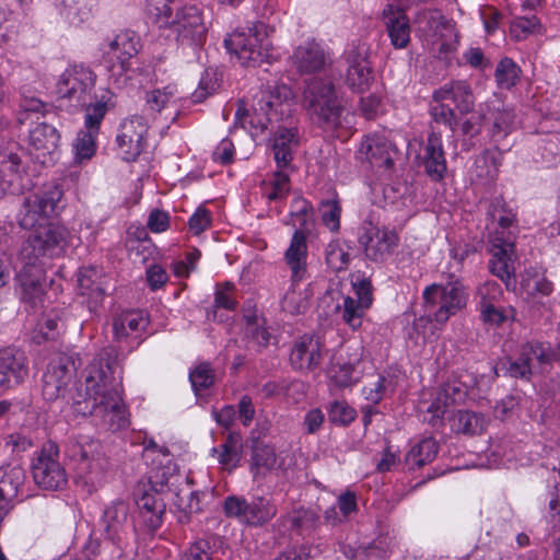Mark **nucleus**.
Here are the masks:
<instances>
[{"label":"nucleus","instance_id":"obj_1","mask_svg":"<svg viewBox=\"0 0 560 560\" xmlns=\"http://www.w3.org/2000/svg\"><path fill=\"white\" fill-rule=\"evenodd\" d=\"M75 373L67 357L52 360L43 376V396L48 401L61 399L74 416H96L110 430L126 429L129 413L121 397V369L108 359L95 358L85 369L84 392L68 389Z\"/></svg>","mask_w":560,"mask_h":560},{"label":"nucleus","instance_id":"obj_2","mask_svg":"<svg viewBox=\"0 0 560 560\" xmlns=\"http://www.w3.org/2000/svg\"><path fill=\"white\" fill-rule=\"evenodd\" d=\"M422 298L431 314L419 317L415 323L416 328L419 330L422 326L434 323V327L440 329L452 316L466 307L468 293L458 279H450L445 284L432 283L425 287Z\"/></svg>","mask_w":560,"mask_h":560},{"label":"nucleus","instance_id":"obj_3","mask_svg":"<svg viewBox=\"0 0 560 560\" xmlns=\"http://www.w3.org/2000/svg\"><path fill=\"white\" fill-rule=\"evenodd\" d=\"M224 46L243 66H256L275 58L268 27L264 23L234 31L224 39Z\"/></svg>","mask_w":560,"mask_h":560},{"label":"nucleus","instance_id":"obj_4","mask_svg":"<svg viewBox=\"0 0 560 560\" xmlns=\"http://www.w3.org/2000/svg\"><path fill=\"white\" fill-rule=\"evenodd\" d=\"M67 454L74 464L77 481L86 487L88 492L95 491L103 483L106 470L101 444L86 438L73 440Z\"/></svg>","mask_w":560,"mask_h":560},{"label":"nucleus","instance_id":"obj_5","mask_svg":"<svg viewBox=\"0 0 560 560\" xmlns=\"http://www.w3.org/2000/svg\"><path fill=\"white\" fill-rule=\"evenodd\" d=\"M492 217L498 221L501 231H497L490 240V259L491 272L505 282L509 288L511 280L514 279L515 272V247L514 237L512 235H504V230L512 226L515 221V214L512 211H499L494 209Z\"/></svg>","mask_w":560,"mask_h":560},{"label":"nucleus","instance_id":"obj_6","mask_svg":"<svg viewBox=\"0 0 560 560\" xmlns=\"http://www.w3.org/2000/svg\"><path fill=\"white\" fill-rule=\"evenodd\" d=\"M303 104L319 122L329 127L339 125L341 107L329 79L315 78L307 82L303 92Z\"/></svg>","mask_w":560,"mask_h":560},{"label":"nucleus","instance_id":"obj_7","mask_svg":"<svg viewBox=\"0 0 560 560\" xmlns=\"http://www.w3.org/2000/svg\"><path fill=\"white\" fill-rule=\"evenodd\" d=\"M70 233L66 226L49 222L34 230L22 248V255L27 264L40 257H59L68 247Z\"/></svg>","mask_w":560,"mask_h":560},{"label":"nucleus","instance_id":"obj_8","mask_svg":"<svg viewBox=\"0 0 560 560\" xmlns=\"http://www.w3.org/2000/svg\"><path fill=\"white\" fill-rule=\"evenodd\" d=\"M31 468L34 482L43 490H62L68 483V475L59 462V448L52 442L35 454Z\"/></svg>","mask_w":560,"mask_h":560},{"label":"nucleus","instance_id":"obj_9","mask_svg":"<svg viewBox=\"0 0 560 560\" xmlns=\"http://www.w3.org/2000/svg\"><path fill=\"white\" fill-rule=\"evenodd\" d=\"M62 196V189L54 184L47 186L42 192L26 197L19 214L21 228L36 230L49 223V218L55 213Z\"/></svg>","mask_w":560,"mask_h":560},{"label":"nucleus","instance_id":"obj_10","mask_svg":"<svg viewBox=\"0 0 560 560\" xmlns=\"http://www.w3.org/2000/svg\"><path fill=\"white\" fill-rule=\"evenodd\" d=\"M223 510L228 517L254 527L269 523L278 512L276 504L265 497L248 501L244 497L230 495L224 500Z\"/></svg>","mask_w":560,"mask_h":560},{"label":"nucleus","instance_id":"obj_11","mask_svg":"<svg viewBox=\"0 0 560 560\" xmlns=\"http://www.w3.org/2000/svg\"><path fill=\"white\" fill-rule=\"evenodd\" d=\"M96 75L83 65L68 67L59 77L57 93L75 106H85L95 86Z\"/></svg>","mask_w":560,"mask_h":560},{"label":"nucleus","instance_id":"obj_12","mask_svg":"<svg viewBox=\"0 0 560 560\" xmlns=\"http://www.w3.org/2000/svg\"><path fill=\"white\" fill-rule=\"evenodd\" d=\"M359 244L366 258L373 261L386 260L399 244V235L393 229L363 222L359 233Z\"/></svg>","mask_w":560,"mask_h":560},{"label":"nucleus","instance_id":"obj_13","mask_svg":"<svg viewBox=\"0 0 560 560\" xmlns=\"http://www.w3.org/2000/svg\"><path fill=\"white\" fill-rule=\"evenodd\" d=\"M363 348L348 346L336 353L330 361L327 374L329 381L339 388L350 387L360 381L363 374Z\"/></svg>","mask_w":560,"mask_h":560},{"label":"nucleus","instance_id":"obj_14","mask_svg":"<svg viewBox=\"0 0 560 560\" xmlns=\"http://www.w3.org/2000/svg\"><path fill=\"white\" fill-rule=\"evenodd\" d=\"M268 92H264L254 106V115L250 124L259 127L261 130L267 129L268 124L277 121L279 117L285 114V108L293 100L292 90L285 84H275L269 86Z\"/></svg>","mask_w":560,"mask_h":560},{"label":"nucleus","instance_id":"obj_15","mask_svg":"<svg viewBox=\"0 0 560 560\" xmlns=\"http://www.w3.org/2000/svg\"><path fill=\"white\" fill-rule=\"evenodd\" d=\"M556 355L541 343H524L516 359L506 358L501 361L499 369L515 378H529L536 365L550 363Z\"/></svg>","mask_w":560,"mask_h":560},{"label":"nucleus","instance_id":"obj_16","mask_svg":"<svg viewBox=\"0 0 560 560\" xmlns=\"http://www.w3.org/2000/svg\"><path fill=\"white\" fill-rule=\"evenodd\" d=\"M416 22L427 43L436 45L440 51L450 49L457 40L454 24L439 11H424Z\"/></svg>","mask_w":560,"mask_h":560},{"label":"nucleus","instance_id":"obj_17","mask_svg":"<svg viewBox=\"0 0 560 560\" xmlns=\"http://www.w3.org/2000/svg\"><path fill=\"white\" fill-rule=\"evenodd\" d=\"M149 117L132 115L124 119L117 135V144L126 161H133L143 151Z\"/></svg>","mask_w":560,"mask_h":560},{"label":"nucleus","instance_id":"obj_18","mask_svg":"<svg viewBox=\"0 0 560 560\" xmlns=\"http://www.w3.org/2000/svg\"><path fill=\"white\" fill-rule=\"evenodd\" d=\"M398 156L396 145L384 136H366L360 144L359 158L373 167L390 172Z\"/></svg>","mask_w":560,"mask_h":560},{"label":"nucleus","instance_id":"obj_19","mask_svg":"<svg viewBox=\"0 0 560 560\" xmlns=\"http://www.w3.org/2000/svg\"><path fill=\"white\" fill-rule=\"evenodd\" d=\"M515 115L499 101L486 102L479 106V119L488 128L493 141L504 139L513 129Z\"/></svg>","mask_w":560,"mask_h":560},{"label":"nucleus","instance_id":"obj_20","mask_svg":"<svg viewBox=\"0 0 560 560\" xmlns=\"http://www.w3.org/2000/svg\"><path fill=\"white\" fill-rule=\"evenodd\" d=\"M347 84L358 92L366 91L373 81V71L368 60V47L360 44L346 51Z\"/></svg>","mask_w":560,"mask_h":560},{"label":"nucleus","instance_id":"obj_21","mask_svg":"<svg viewBox=\"0 0 560 560\" xmlns=\"http://www.w3.org/2000/svg\"><path fill=\"white\" fill-rule=\"evenodd\" d=\"M28 374L27 360L23 351L14 347L0 350V389L20 385Z\"/></svg>","mask_w":560,"mask_h":560},{"label":"nucleus","instance_id":"obj_22","mask_svg":"<svg viewBox=\"0 0 560 560\" xmlns=\"http://www.w3.org/2000/svg\"><path fill=\"white\" fill-rule=\"evenodd\" d=\"M182 40H189L195 45H200L206 36V25L203 23L199 9L195 5L182 8L170 24Z\"/></svg>","mask_w":560,"mask_h":560},{"label":"nucleus","instance_id":"obj_23","mask_svg":"<svg viewBox=\"0 0 560 560\" xmlns=\"http://www.w3.org/2000/svg\"><path fill=\"white\" fill-rule=\"evenodd\" d=\"M324 345L316 336L304 335L295 341L290 362L295 370L312 371L319 366L323 360Z\"/></svg>","mask_w":560,"mask_h":560},{"label":"nucleus","instance_id":"obj_24","mask_svg":"<svg viewBox=\"0 0 560 560\" xmlns=\"http://www.w3.org/2000/svg\"><path fill=\"white\" fill-rule=\"evenodd\" d=\"M469 385L467 382L453 376L442 385L436 394L435 399L428 407V412L432 413V418L441 419L446 409L456 404H464L469 396Z\"/></svg>","mask_w":560,"mask_h":560},{"label":"nucleus","instance_id":"obj_25","mask_svg":"<svg viewBox=\"0 0 560 560\" xmlns=\"http://www.w3.org/2000/svg\"><path fill=\"white\" fill-rule=\"evenodd\" d=\"M60 135L58 130L46 122L34 126L30 131V145L37 160L46 164L58 153Z\"/></svg>","mask_w":560,"mask_h":560},{"label":"nucleus","instance_id":"obj_26","mask_svg":"<svg viewBox=\"0 0 560 560\" xmlns=\"http://www.w3.org/2000/svg\"><path fill=\"white\" fill-rule=\"evenodd\" d=\"M434 102L450 101L459 114H468L475 107V96L469 83L463 80L451 81L436 89L432 94Z\"/></svg>","mask_w":560,"mask_h":560},{"label":"nucleus","instance_id":"obj_27","mask_svg":"<svg viewBox=\"0 0 560 560\" xmlns=\"http://www.w3.org/2000/svg\"><path fill=\"white\" fill-rule=\"evenodd\" d=\"M292 62L301 73H314L325 69L329 57L318 43L307 40L295 48Z\"/></svg>","mask_w":560,"mask_h":560},{"label":"nucleus","instance_id":"obj_28","mask_svg":"<svg viewBox=\"0 0 560 560\" xmlns=\"http://www.w3.org/2000/svg\"><path fill=\"white\" fill-rule=\"evenodd\" d=\"M382 20L392 45L396 49L406 48L410 42V24L404 10L387 4L383 10Z\"/></svg>","mask_w":560,"mask_h":560},{"label":"nucleus","instance_id":"obj_29","mask_svg":"<svg viewBox=\"0 0 560 560\" xmlns=\"http://www.w3.org/2000/svg\"><path fill=\"white\" fill-rule=\"evenodd\" d=\"M161 495L145 486L139 488L136 492V504L140 516L143 523L152 530L161 526L162 517L165 513V503Z\"/></svg>","mask_w":560,"mask_h":560},{"label":"nucleus","instance_id":"obj_30","mask_svg":"<svg viewBox=\"0 0 560 560\" xmlns=\"http://www.w3.org/2000/svg\"><path fill=\"white\" fill-rule=\"evenodd\" d=\"M282 464L272 446L264 443H257L253 446L248 465L255 481H261L269 474L281 469Z\"/></svg>","mask_w":560,"mask_h":560},{"label":"nucleus","instance_id":"obj_31","mask_svg":"<svg viewBox=\"0 0 560 560\" xmlns=\"http://www.w3.org/2000/svg\"><path fill=\"white\" fill-rule=\"evenodd\" d=\"M422 164L427 174L434 180H440L446 172V159L440 133L431 132L423 149Z\"/></svg>","mask_w":560,"mask_h":560},{"label":"nucleus","instance_id":"obj_32","mask_svg":"<svg viewBox=\"0 0 560 560\" xmlns=\"http://www.w3.org/2000/svg\"><path fill=\"white\" fill-rule=\"evenodd\" d=\"M148 323V317L142 311H124L113 319L114 338L119 342L129 337L138 338Z\"/></svg>","mask_w":560,"mask_h":560},{"label":"nucleus","instance_id":"obj_33","mask_svg":"<svg viewBox=\"0 0 560 560\" xmlns=\"http://www.w3.org/2000/svg\"><path fill=\"white\" fill-rule=\"evenodd\" d=\"M139 48V36L133 31L128 30L120 32L109 40L107 49L104 51L110 59H116L122 69H126L127 62L138 54Z\"/></svg>","mask_w":560,"mask_h":560},{"label":"nucleus","instance_id":"obj_34","mask_svg":"<svg viewBox=\"0 0 560 560\" xmlns=\"http://www.w3.org/2000/svg\"><path fill=\"white\" fill-rule=\"evenodd\" d=\"M299 138L296 129L280 127L272 139V151L278 168L290 165L293 149L298 145Z\"/></svg>","mask_w":560,"mask_h":560},{"label":"nucleus","instance_id":"obj_35","mask_svg":"<svg viewBox=\"0 0 560 560\" xmlns=\"http://www.w3.org/2000/svg\"><path fill=\"white\" fill-rule=\"evenodd\" d=\"M307 244L306 234L295 231L285 252V261L291 269L294 281L302 280L306 271Z\"/></svg>","mask_w":560,"mask_h":560},{"label":"nucleus","instance_id":"obj_36","mask_svg":"<svg viewBox=\"0 0 560 560\" xmlns=\"http://www.w3.org/2000/svg\"><path fill=\"white\" fill-rule=\"evenodd\" d=\"M128 504L124 501H116L108 505L104 511V523L107 537L118 544L122 539V534L128 522Z\"/></svg>","mask_w":560,"mask_h":560},{"label":"nucleus","instance_id":"obj_37","mask_svg":"<svg viewBox=\"0 0 560 560\" xmlns=\"http://www.w3.org/2000/svg\"><path fill=\"white\" fill-rule=\"evenodd\" d=\"M243 443L238 433H230L218 447L212 448V453L218 455V462L228 470L236 468L242 458Z\"/></svg>","mask_w":560,"mask_h":560},{"label":"nucleus","instance_id":"obj_38","mask_svg":"<svg viewBox=\"0 0 560 560\" xmlns=\"http://www.w3.org/2000/svg\"><path fill=\"white\" fill-rule=\"evenodd\" d=\"M178 98L177 85L168 84L162 89H155L147 93L145 110L150 112L147 117L153 119L155 114L176 104Z\"/></svg>","mask_w":560,"mask_h":560},{"label":"nucleus","instance_id":"obj_39","mask_svg":"<svg viewBox=\"0 0 560 560\" xmlns=\"http://www.w3.org/2000/svg\"><path fill=\"white\" fill-rule=\"evenodd\" d=\"M439 452V444L433 438H425L415 444L405 456L409 469L420 468L431 463Z\"/></svg>","mask_w":560,"mask_h":560},{"label":"nucleus","instance_id":"obj_40","mask_svg":"<svg viewBox=\"0 0 560 560\" xmlns=\"http://www.w3.org/2000/svg\"><path fill=\"white\" fill-rule=\"evenodd\" d=\"M452 430L466 435L481 434L486 429V419L481 413L458 410L452 418Z\"/></svg>","mask_w":560,"mask_h":560},{"label":"nucleus","instance_id":"obj_41","mask_svg":"<svg viewBox=\"0 0 560 560\" xmlns=\"http://www.w3.org/2000/svg\"><path fill=\"white\" fill-rule=\"evenodd\" d=\"M287 522L298 535L308 536L317 528L319 515L315 510L299 508L287 516Z\"/></svg>","mask_w":560,"mask_h":560},{"label":"nucleus","instance_id":"obj_42","mask_svg":"<svg viewBox=\"0 0 560 560\" xmlns=\"http://www.w3.org/2000/svg\"><path fill=\"white\" fill-rule=\"evenodd\" d=\"M288 224L303 234L307 235L310 232L313 225V211L311 203L303 197H295L292 200Z\"/></svg>","mask_w":560,"mask_h":560},{"label":"nucleus","instance_id":"obj_43","mask_svg":"<svg viewBox=\"0 0 560 560\" xmlns=\"http://www.w3.org/2000/svg\"><path fill=\"white\" fill-rule=\"evenodd\" d=\"M261 191L268 202L284 200L290 191L289 175L279 168L270 179L264 180Z\"/></svg>","mask_w":560,"mask_h":560},{"label":"nucleus","instance_id":"obj_44","mask_svg":"<svg viewBox=\"0 0 560 560\" xmlns=\"http://www.w3.org/2000/svg\"><path fill=\"white\" fill-rule=\"evenodd\" d=\"M177 521L187 524L194 514L201 511L199 493L195 491L179 492L174 501Z\"/></svg>","mask_w":560,"mask_h":560},{"label":"nucleus","instance_id":"obj_45","mask_svg":"<svg viewBox=\"0 0 560 560\" xmlns=\"http://www.w3.org/2000/svg\"><path fill=\"white\" fill-rule=\"evenodd\" d=\"M18 280L21 287V299L24 302L35 305L42 301L44 290L39 278L31 275L27 270H23L19 273Z\"/></svg>","mask_w":560,"mask_h":560},{"label":"nucleus","instance_id":"obj_46","mask_svg":"<svg viewBox=\"0 0 560 560\" xmlns=\"http://www.w3.org/2000/svg\"><path fill=\"white\" fill-rule=\"evenodd\" d=\"M311 293L308 289L303 291L292 288L289 290L281 302L282 310L291 315L304 313L310 306Z\"/></svg>","mask_w":560,"mask_h":560},{"label":"nucleus","instance_id":"obj_47","mask_svg":"<svg viewBox=\"0 0 560 560\" xmlns=\"http://www.w3.org/2000/svg\"><path fill=\"white\" fill-rule=\"evenodd\" d=\"M366 310L368 308L365 306H361L353 296L343 298L342 305L338 306V312L342 320L353 330L361 326L362 318Z\"/></svg>","mask_w":560,"mask_h":560},{"label":"nucleus","instance_id":"obj_48","mask_svg":"<svg viewBox=\"0 0 560 560\" xmlns=\"http://www.w3.org/2000/svg\"><path fill=\"white\" fill-rule=\"evenodd\" d=\"M174 0H147V13L160 27L170 26Z\"/></svg>","mask_w":560,"mask_h":560},{"label":"nucleus","instance_id":"obj_49","mask_svg":"<svg viewBox=\"0 0 560 560\" xmlns=\"http://www.w3.org/2000/svg\"><path fill=\"white\" fill-rule=\"evenodd\" d=\"M388 390H394L392 380L377 376L375 382L363 387L362 395L368 404L377 405L386 396Z\"/></svg>","mask_w":560,"mask_h":560},{"label":"nucleus","instance_id":"obj_50","mask_svg":"<svg viewBox=\"0 0 560 560\" xmlns=\"http://www.w3.org/2000/svg\"><path fill=\"white\" fill-rule=\"evenodd\" d=\"M94 131H80L73 143L74 156L79 162L90 160L95 153V135Z\"/></svg>","mask_w":560,"mask_h":560},{"label":"nucleus","instance_id":"obj_51","mask_svg":"<svg viewBox=\"0 0 560 560\" xmlns=\"http://www.w3.org/2000/svg\"><path fill=\"white\" fill-rule=\"evenodd\" d=\"M320 217L324 225L331 232L340 228L341 207L338 200H325L320 202Z\"/></svg>","mask_w":560,"mask_h":560},{"label":"nucleus","instance_id":"obj_52","mask_svg":"<svg viewBox=\"0 0 560 560\" xmlns=\"http://www.w3.org/2000/svg\"><path fill=\"white\" fill-rule=\"evenodd\" d=\"M173 479H177V476L171 472L170 467L154 468L149 475L148 489L162 494L174 483Z\"/></svg>","mask_w":560,"mask_h":560},{"label":"nucleus","instance_id":"obj_53","mask_svg":"<svg viewBox=\"0 0 560 560\" xmlns=\"http://www.w3.org/2000/svg\"><path fill=\"white\" fill-rule=\"evenodd\" d=\"M430 115L432 119L438 124H443L448 127L452 131H455L457 119L455 109L450 107L445 101L434 102L430 107Z\"/></svg>","mask_w":560,"mask_h":560},{"label":"nucleus","instance_id":"obj_54","mask_svg":"<svg viewBox=\"0 0 560 560\" xmlns=\"http://www.w3.org/2000/svg\"><path fill=\"white\" fill-rule=\"evenodd\" d=\"M539 27V22L535 15L516 16L510 24V34L516 40H522L533 34Z\"/></svg>","mask_w":560,"mask_h":560},{"label":"nucleus","instance_id":"obj_55","mask_svg":"<svg viewBox=\"0 0 560 560\" xmlns=\"http://www.w3.org/2000/svg\"><path fill=\"white\" fill-rule=\"evenodd\" d=\"M518 78V68L511 59H503L495 69V80L501 89L512 88Z\"/></svg>","mask_w":560,"mask_h":560},{"label":"nucleus","instance_id":"obj_56","mask_svg":"<svg viewBox=\"0 0 560 560\" xmlns=\"http://www.w3.org/2000/svg\"><path fill=\"white\" fill-rule=\"evenodd\" d=\"M189 380L196 392L210 387L214 382V372L209 363L198 364L190 373Z\"/></svg>","mask_w":560,"mask_h":560},{"label":"nucleus","instance_id":"obj_57","mask_svg":"<svg viewBox=\"0 0 560 560\" xmlns=\"http://www.w3.org/2000/svg\"><path fill=\"white\" fill-rule=\"evenodd\" d=\"M349 254L338 244L330 243L326 248V262L334 271L345 270L349 265Z\"/></svg>","mask_w":560,"mask_h":560},{"label":"nucleus","instance_id":"obj_58","mask_svg":"<svg viewBox=\"0 0 560 560\" xmlns=\"http://www.w3.org/2000/svg\"><path fill=\"white\" fill-rule=\"evenodd\" d=\"M515 311L513 308H498L493 304L481 307V318L485 323L499 326L508 320H513Z\"/></svg>","mask_w":560,"mask_h":560},{"label":"nucleus","instance_id":"obj_59","mask_svg":"<svg viewBox=\"0 0 560 560\" xmlns=\"http://www.w3.org/2000/svg\"><path fill=\"white\" fill-rule=\"evenodd\" d=\"M523 285L527 291L539 293L544 296L550 295L553 291L552 283L535 270L527 271L526 278L523 279Z\"/></svg>","mask_w":560,"mask_h":560},{"label":"nucleus","instance_id":"obj_60","mask_svg":"<svg viewBox=\"0 0 560 560\" xmlns=\"http://www.w3.org/2000/svg\"><path fill=\"white\" fill-rule=\"evenodd\" d=\"M500 155V153L491 151H486L482 154H480L475 160V165L477 168L486 167L487 170L485 172L482 170L478 172V176L493 178L497 175L499 166L501 164Z\"/></svg>","mask_w":560,"mask_h":560},{"label":"nucleus","instance_id":"obj_61","mask_svg":"<svg viewBox=\"0 0 560 560\" xmlns=\"http://www.w3.org/2000/svg\"><path fill=\"white\" fill-rule=\"evenodd\" d=\"M329 419L334 423L349 424L355 419V410L346 401H334L328 408Z\"/></svg>","mask_w":560,"mask_h":560},{"label":"nucleus","instance_id":"obj_62","mask_svg":"<svg viewBox=\"0 0 560 560\" xmlns=\"http://www.w3.org/2000/svg\"><path fill=\"white\" fill-rule=\"evenodd\" d=\"M214 305L218 308H224L228 311L235 310L237 302L235 288L232 283H224L217 287L214 294Z\"/></svg>","mask_w":560,"mask_h":560},{"label":"nucleus","instance_id":"obj_63","mask_svg":"<svg viewBox=\"0 0 560 560\" xmlns=\"http://www.w3.org/2000/svg\"><path fill=\"white\" fill-rule=\"evenodd\" d=\"M474 253V248L465 244L463 246L453 247L451 250V261L448 264L450 279H457V275L463 269L464 260Z\"/></svg>","mask_w":560,"mask_h":560},{"label":"nucleus","instance_id":"obj_64","mask_svg":"<svg viewBox=\"0 0 560 560\" xmlns=\"http://www.w3.org/2000/svg\"><path fill=\"white\" fill-rule=\"evenodd\" d=\"M212 221L211 212L205 207H198L197 210L189 218L188 226L190 232L199 235L210 228Z\"/></svg>","mask_w":560,"mask_h":560}]
</instances>
